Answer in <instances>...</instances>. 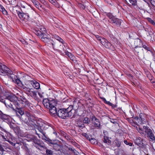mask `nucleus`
Masks as SVG:
<instances>
[{
    "instance_id": "nucleus-31",
    "label": "nucleus",
    "mask_w": 155,
    "mask_h": 155,
    "mask_svg": "<svg viewBox=\"0 0 155 155\" xmlns=\"http://www.w3.org/2000/svg\"><path fill=\"white\" fill-rule=\"evenodd\" d=\"M32 2L37 8H38L39 10H41L39 7V5H40V4L38 2L35 0H32Z\"/></svg>"
},
{
    "instance_id": "nucleus-55",
    "label": "nucleus",
    "mask_w": 155,
    "mask_h": 155,
    "mask_svg": "<svg viewBox=\"0 0 155 155\" xmlns=\"http://www.w3.org/2000/svg\"><path fill=\"white\" fill-rule=\"evenodd\" d=\"M101 98L102 100V101L106 104H107V102H109V101H107L106 99L103 97H101Z\"/></svg>"
},
{
    "instance_id": "nucleus-38",
    "label": "nucleus",
    "mask_w": 155,
    "mask_h": 155,
    "mask_svg": "<svg viewBox=\"0 0 155 155\" xmlns=\"http://www.w3.org/2000/svg\"><path fill=\"white\" fill-rule=\"evenodd\" d=\"M40 143V142L39 141V140H38L34 144V146L38 150L39 147V146Z\"/></svg>"
},
{
    "instance_id": "nucleus-58",
    "label": "nucleus",
    "mask_w": 155,
    "mask_h": 155,
    "mask_svg": "<svg viewBox=\"0 0 155 155\" xmlns=\"http://www.w3.org/2000/svg\"><path fill=\"white\" fill-rule=\"evenodd\" d=\"M116 144L117 147H118L120 146V142L117 141V142H116Z\"/></svg>"
},
{
    "instance_id": "nucleus-28",
    "label": "nucleus",
    "mask_w": 155,
    "mask_h": 155,
    "mask_svg": "<svg viewBox=\"0 0 155 155\" xmlns=\"http://www.w3.org/2000/svg\"><path fill=\"white\" fill-rule=\"evenodd\" d=\"M103 141L104 143H107L108 145L110 144L111 143V141L109 139V137L105 136L104 137Z\"/></svg>"
},
{
    "instance_id": "nucleus-23",
    "label": "nucleus",
    "mask_w": 155,
    "mask_h": 155,
    "mask_svg": "<svg viewBox=\"0 0 155 155\" xmlns=\"http://www.w3.org/2000/svg\"><path fill=\"white\" fill-rule=\"evenodd\" d=\"M20 145L22 146L21 148L25 150L27 152H28L29 151V150L26 144L20 141Z\"/></svg>"
},
{
    "instance_id": "nucleus-37",
    "label": "nucleus",
    "mask_w": 155,
    "mask_h": 155,
    "mask_svg": "<svg viewBox=\"0 0 155 155\" xmlns=\"http://www.w3.org/2000/svg\"><path fill=\"white\" fill-rule=\"evenodd\" d=\"M64 48H65V46L64 45H60L59 47V50L60 51H64L65 52L66 51V50L64 49Z\"/></svg>"
},
{
    "instance_id": "nucleus-41",
    "label": "nucleus",
    "mask_w": 155,
    "mask_h": 155,
    "mask_svg": "<svg viewBox=\"0 0 155 155\" xmlns=\"http://www.w3.org/2000/svg\"><path fill=\"white\" fill-rule=\"evenodd\" d=\"M66 54L71 59L74 57V56L68 52L66 51L65 52Z\"/></svg>"
},
{
    "instance_id": "nucleus-45",
    "label": "nucleus",
    "mask_w": 155,
    "mask_h": 155,
    "mask_svg": "<svg viewBox=\"0 0 155 155\" xmlns=\"http://www.w3.org/2000/svg\"><path fill=\"white\" fill-rule=\"evenodd\" d=\"M124 143L127 145H129L130 146H131L132 145L133 143L131 142H128L127 140H124Z\"/></svg>"
},
{
    "instance_id": "nucleus-8",
    "label": "nucleus",
    "mask_w": 155,
    "mask_h": 155,
    "mask_svg": "<svg viewBox=\"0 0 155 155\" xmlns=\"http://www.w3.org/2000/svg\"><path fill=\"white\" fill-rule=\"evenodd\" d=\"M43 104L45 107L49 109L56 105V103L54 100H50L47 98L43 100Z\"/></svg>"
},
{
    "instance_id": "nucleus-29",
    "label": "nucleus",
    "mask_w": 155,
    "mask_h": 155,
    "mask_svg": "<svg viewBox=\"0 0 155 155\" xmlns=\"http://www.w3.org/2000/svg\"><path fill=\"white\" fill-rule=\"evenodd\" d=\"M29 138H30V140L33 141L34 143L39 140L34 135L31 136Z\"/></svg>"
},
{
    "instance_id": "nucleus-15",
    "label": "nucleus",
    "mask_w": 155,
    "mask_h": 155,
    "mask_svg": "<svg viewBox=\"0 0 155 155\" xmlns=\"http://www.w3.org/2000/svg\"><path fill=\"white\" fill-rule=\"evenodd\" d=\"M8 149L10 150V146L6 142H4L2 144H0V150L2 152L6 151Z\"/></svg>"
},
{
    "instance_id": "nucleus-44",
    "label": "nucleus",
    "mask_w": 155,
    "mask_h": 155,
    "mask_svg": "<svg viewBox=\"0 0 155 155\" xmlns=\"http://www.w3.org/2000/svg\"><path fill=\"white\" fill-rule=\"evenodd\" d=\"M55 38L57 40H58L60 42L62 43V44H63V40L60 37H59L58 36H55Z\"/></svg>"
},
{
    "instance_id": "nucleus-3",
    "label": "nucleus",
    "mask_w": 155,
    "mask_h": 155,
    "mask_svg": "<svg viewBox=\"0 0 155 155\" xmlns=\"http://www.w3.org/2000/svg\"><path fill=\"white\" fill-rule=\"evenodd\" d=\"M46 125L45 124H42V126H41L40 125H37L35 129L38 130L42 134H38L36 130L35 131V134L38 136L39 138H42L43 140L48 141L49 143L51 144H56L54 143L53 141L46 137L45 135L46 133L44 132L43 130L42 129V128L45 127V126H44V125Z\"/></svg>"
},
{
    "instance_id": "nucleus-43",
    "label": "nucleus",
    "mask_w": 155,
    "mask_h": 155,
    "mask_svg": "<svg viewBox=\"0 0 155 155\" xmlns=\"http://www.w3.org/2000/svg\"><path fill=\"white\" fill-rule=\"evenodd\" d=\"M80 122H78L77 123L78 126L82 128H83V127H84V124L82 122H81V123H80Z\"/></svg>"
},
{
    "instance_id": "nucleus-34",
    "label": "nucleus",
    "mask_w": 155,
    "mask_h": 155,
    "mask_svg": "<svg viewBox=\"0 0 155 155\" xmlns=\"http://www.w3.org/2000/svg\"><path fill=\"white\" fill-rule=\"evenodd\" d=\"M39 147L38 150L40 151H43L44 150L46 147L45 146L44 144L40 143Z\"/></svg>"
},
{
    "instance_id": "nucleus-30",
    "label": "nucleus",
    "mask_w": 155,
    "mask_h": 155,
    "mask_svg": "<svg viewBox=\"0 0 155 155\" xmlns=\"http://www.w3.org/2000/svg\"><path fill=\"white\" fill-rule=\"evenodd\" d=\"M0 101L2 103H4L6 106L7 107L8 106L9 107H11L12 106V104L11 103H10L9 104H7L4 99L2 98V97L0 96Z\"/></svg>"
},
{
    "instance_id": "nucleus-4",
    "label": "nucleus",
    "mask_w": 155,
    "mask_h": 155,
    "mask_svg": "<svg viewBox=\"0 0 155 155\" xmlns=\"http://www.w3.org/2000/svg\"><path fill=\"white\" fill-rule=\"evenodd\" d=\"M6 99L7 102L9 101L12 102H14L15 106V107H12V109L15 112L17 116L19 117L18 113H19V106L17 100H18V97L15 95H10L6 97Z\"/></svg>"
},
{
    "instance_id": "nucleus-56",
    "label": "nucleus",
    "mask_w": 155,
    "mask_h": 155,
    "mask_svg": "<svg viewBox=\"0 0 155 155\" xmlns=\"http://www.w3.org/2000/svg\"><path fill=\"white\" fill-rule=\"evenodd\" d=\"M73 152L74 154L76 155H78V152L75 150L74 149V150H73Z\"/></svg>"
},
{
    "instance_id": "nucleus-51",
    "label": "nucleus",
    "mask_w": 155,
    "mask_h": 155,
    "mask_svg": "<svg viewBox=\"0 0 155 155\" xmlns=\"http://www.w3.org/2000/svg\"><path fill=\"white\" fill-rule=\"evenodd\" d=\"M19 145V143H15L14 144V146L15 148H17L18 149V148H19L18 147Z\"/></svg>"
},
{
    "instance_id": "nucleus-27",
    "label": "nucleus",
    "mask_w": 155,
    "mask_h": 155,
    "mask_svg": "<svg viewBox=\"0 0 155 155\" xmlns=\"http://www.w3.org/2000/svg\"><path fill=\"white\" fill-rule=\"evenodd\" d=\"M7 4L14 5L16 3L15 0H3Z\"/></svg>"
},
{
    "instance_id": "nucleus-32",
    "label": "nucleus",
    "mask_w": 155,
    "mask_h": 155,
    "mask_svg": "<svg viewBox=\"0 0 155 155\" xmlns=\"http://www.w3.org/2000/svg\"><path fill=\"white\" fill-rule=\"evenodd\" d=\"M82 135L85 137L86 139L89 140L92 137L91 135H88L86 133H83L82 134Z\"/></svg>"
},
{
    "instance_id": "nucleus-62",
    "label": "nucleus",
    "mask_w": 155,
    "mask_h": 155,
    "mask_svg": "<svg viewBox=\"0 0 155 155\" xmlns=\"http://www.w3.org/2000/svg\"><path fill=\"white\" fill-rule=\"evenodd\" d=\"M150 20H149V21L152 24H155V23L154 22V21L152 20H151V19H150Z\"/></svg>"
},
{
    "instance_id": "nucleus-42",
    "label": "nucleus",
    "mask_w": 155,
    "mask_h": 155,
    "mask_svg": "<svg viewBox=\"0 0 155 155\" xmlns=\"http://www.w3.org/2000/svg\"><path fill=\"white\" fill-rule=\"evenodd\" d=\"M110 122L114 124H117V120L116 119H111L109 118Z\"/></svg>"
},
{
    "instance_id": "nucleus-1",
    "label": "nucleus",
    "mask_w": 155,
    "mask_h": 155,
    "mask_svg": "<svg viewBox=\"0 0 155 155\" xmlns=\"http://www.w3.org/2000/svg\"><path fill=\"white\" fill-rule=\"evenodd\" d=\"M0 73L4 75H11L10 77L12 79V81L19 86V79L16 76H14L13 74L12 71L5 65L2 64L0 63Z\"/></svg>"
},
{
    "instance_id": "nucleus-16",
    "label": "nucleus",
    "mask_w": 155,
    "mask_h": 155,
    "mask_svg": "<svg viewBox=\"0 0 155 155\" xmlns=\"http://www.w3.org/2000/svg\"><path fill=\"white\" fill-rule=\"evenodd\" d=\"M26 124L29 126V129L31 130L35 129L37 126L35 123L32 120H29V122L28 121L26 123Z\"/></svg>"
},
{
    "instance_id": "nucleus-54",
    "label": "nucleus",
    "mask_w": 155,
    "mask_h": 155,
    "mask_svg": "<svg viewBox=\"0 0 155 155\" xmlns=\"http://www.w3.org/2000/svg\"><path fill=\"white\" fill-rule=\"evenodd\" d=\"M20 41H21L23 44H24L25 45H27V42L24 39L22 40H20Z\"/></svg>"
},
{
    "instance_id": "nucleus-17",
    "label": "nucleus",
    "mask_w": 155,
    "mask_h": 155,
    "mask_svg": "<svg viewBox=\"0 0 155 155\" xmlns=\"http://www.w3.org/2000/svg\"><path fill=\"white\" fill-rule=\"evenodd\" d=\"M20 4H21V7L22 8L21 9L22 12L24 14L26 13L27 10L26 8V7L27 6L26 3L24 2L21 1V2H20Z\"/></svg>"
},
{
    "instance_id": "nucleus-63",
    "label": "nucleus",
    "mask_w": 155,
    "mask_h": 155,
    "mask_svg": "<svg viewBox=\"0 0 155 155\" xmlns=\"http://www.w3.org/2000/svg\"><path fill=\"white\" fill-rule=\"evenodd\" d=\"M52 4H54V1H55V0H48Z\"/></svg>"
},
{
    "instance_id": "nucleus-60",
    "label": "nucleus",
    "mask_w": 155,
    "mask_h": 155,
    "mask_svg": "<svg viewBox=\"0 0 155 155\" xmlns=\"http://www.w3.org/2000/svg\"><path fill=\"white\" fill-rule=\"evenodd\" d=\"M41 3L43 4H45L46 3V2L45 0H39Z\"/></svg>"
},
{
    "instance_id": "nucleus-5",
    "label": "nucleus",
    "mask_w": 155,
    "mask_h": 155,
    "mask_svg": "<svg viewBox=\"0 0 155 155\" xmlns=\"http://www.w3.org/2000/svg\"><path fill=\"white\" fill-rule=\"evenodd\" d=\"M20 90L25 92L28 95L35 98L37 94L35 91H33L32 88H29L24 86L20 80Z\"/></svg>"
},
{
    "instance_id": "nucleus-26",
    "label": "nucleus",
    "mask_w": 155,
    "mask_h": 155,
    "mask_svg": "<svg viewBox=\"0 0 155 155\" xmlns=\"http://www.w3.org/2000/svg\"><path fill=\"white\" fill-rule=\"evenodd\" d=\"M45 150L46 155H53V152L52 150L48 149L46 147H45L44 150Z\"/></svg>"
},
{
    "instance_id": "nucleus-52",
    "label": "nucleus",
    "mask_w": 155,
    "mask_h": 155,
    "mask_svg": "<svg viewBox=\"0 0 155 155\" xmlns=\"http://www.w3.org/2000/svg\"><path fill=\"white\" fill-rule=\"evenodd\" d=\"M26 13H25L24 14L22 12H20V15L21 17L23 18H25V17L26 16V15L25 14Z\"/></svg>"
},
{
    "instance_id": "nucleus-2",
    "label": "nucleus",
    "mask_w": 155,
    "mask_h": 155,
    "mask_svg": "<svg viewBox=\"0 0 155 155\" xmlns=\"http://www.w3.org/2000/svg\"><path fill=\"white\" fill-rule=\"evenodd\" d=\"M73 106L70 105L67 108L60 109L58 110V115L61 118L64 119L68 117H70L73 115Z\"/></svg>"
},
{
    "instance_id": "nucleus-20",
    "label": "nucleus",
    "mask_w": 155,
    "mask_h": 155,
    "mask_svg": "<svg viewBox=\"0 0 155 155\" xmlns=\"http://www.w3.org/2000/svg\"><path fill=\"white\" fill-rule=\"evenodd\" d=\"M8 118V116L6 114H4L0 110V119L3 120H6Z\"/></svg>"
},
{
    "instance_id": "nucleus-64",
    "label": "nucleus",
    "mask_w": 155,
    "mask_h": 155,
    "mask_svg": "<svg viewBox=\"0 0 155 155\" xmlns=\"http://www.w3.org/2000/svg\"><path fill=\"white\" fill-rule=\"evenodd\" d=\"M134 119L137 120H140V119L138 117H134Z\"/></svg>"
},
{
    "instance_id": "nucleus-10",
    "label": "nucleus",
    "mask_w": 155,
    "mask_h": 155,
    "mask_svg": "<svg viewBox=\"0 0 155 155\" xmlns=\"http://www.w3.org/2000/svg\"><path fill=\"white\" fill-rule=\"evenodd\" d=\"M101 44L106 48L111 49L112 50H114V48L112 44L108 41L107 39L104 38L102 40Z\"/></svg>"
},
{
    "instance_id": "nucleus-13",
    "label": "nucleus",
    "mask_w": 155,
    "mask_h": 155,
    "mask_svg": "<svg viewBox=\"0 0 155 155\" xmlns=\"http://www.w3.org/2000/svg\"><path fill=\"white\" fill-rule=\"evenodd\" d=\"M92 121L94 126L96 127H100V123L99 120L97 119L94 116H93L92 117Z\"/></svg>"
},
{
    "instance_id": "nucleus-39",
    "label": "nucleus",
    "mask_w": 155,
    "mask_h": 155,
    "mask_svg": "<svg viewBox=\"0 0 155 155\" xmlns=\"http://www.w3.org/2000/svg\"><path fill=\"white\" fill-rule=\"evenodd\" d=\"M129 1L132 5H137V0H129Z\"/></svg>"
},
{
    "instance_id": "nucleus-24",
    "label": "nucleus",
    "mask_w": 155,
    "mask_h": 155,
    "mask_svg": "<svg viewBox=\"0 0 155 155\" xmlns=\"http://www.w3.org/2000/svg\"><path fill=\"white\" fill-rule=\"evenodd\" d=\"M143 49H141V47L140 46H137L134 49V51L135 52L138 54L141 52Z\"/></svg>"
},
{
    "instance_id": "nucleus-47",
    "label": "nucleus",
    "mask_w": 155,
    "mask_h": 155,
    "mask_svg": "<svg viewBox=\"0 0 155 155\" xmlns=\"http://www.w3.org/2000/svg\"><path fill=\"white\" fill-rule=\"evenodd\" d=\"M143 128L144 130H145V131L146 133H147L148 131H149L148 130H150V129L148 128V127L146 126H143Z\"/></svg>"
},
{
    "instance_id": "nucleus-12",
    "label": "nucleus",
    "mask_w": 155,
    "mask_h": 155,
    "mask_svg": "<svg viewBox=\"0 0 155 155\" xmlns=\"http://www.w3.org/2000/svg\"><path fill=\"white\" fill-rule=\"evenodd\" d=\"M40 38H41V40L45 43L48 42L51 39L50 36L47 33H43V35L39 36Z\"/></svg>"
},
{
    "instance_id": "nucleus-19",
    "label": "nucleus",
    "mask_w": 155,
    "mask_h": 155,
    "mask_svg": "<svg viewBox=\"0 0 155 155\" xmlns=\"http://www.w3.org/2000/svg\"><path fill=\"white\" fill-rule=\"evenodd\" d=\"M149 131L146 133L149 136L150 139L152 140H155V137L154 134L153 133L152 130H148Z\"/></svg>"
},
{
    "instance_id": "nucleus-21",
    "label": "nucleus",
    "mask_w": 155,
    "mask_h": 155,
    "mask_svg": "<svg viewBox=\"0 0 155 155\" xmlns=\"http://www.w3.org/2000/svg\"><path fill=\"white\" fill-rule=\"evenodd\" d=\"M31 84L34 88L37 89H38L40 88V86L39 83L36 81H31Z\"/></svg>"
},
{
    "instance_id": "nucleus-50",
    "label": "nucleus",
    "mask_w": 155,
    "mask_h": 155,
    "mask_svg": "<svg viewBox=\"0 0 155 155\" xmlns=\"http://www.w3.org/2000/svg\"><path fill=\"white\" fill-rule=\"evenodd\" d=\"M61 135L64 137H67V134L65 133V132L62 131L61 132Z\"/></svg>"
},
{
    "instance_id": "nucleus-33",
    "label": "nucleus",
    "mask_w": 155,
    "mask_h": 155,
    "mask_svg": "<svg viewBox=\"0 0 155 155\" xmlns=\"http://www.w3.org/2000/svg\"><path fill=\"white\" fill-rule=\"evenodd\" d=\"M0 11L2 12L3 14L5 15H7V12L5 10L3 7L0 5Z\"/></svg>"
},
{
    "instance_id": "nucleus-49",
    "label": "nucleus",
    "mask_w": 155,
    "mask_h": 155,
    "mask_svg": "<svg viewBox=\"0 0 155 155\" xmlns=\"http://www.w3.org/2000/svg\"><path fill=\"white\" fill-rule=\"evenodd\" d=\"M2 136V138L3 139V140H5V141H8V138L6 136H5L4 135H1Z\"/></svg>"
},
{
    "instance_id": "nucleus-40",
    "label": "nucleus",
    "mask_w": 155,
    "mask_h": 155,
    "mask_svg": "<svg viewBox=\"0 0 155 155\" xmlns=\"http://www.w3.org/2000/svg\"><path fill=\"white\" fill-rule=\"evenodd\" d=\"M95 37L97 40L99 41L101 43V41H102V40L104 39V38H103L98 35H96Z\"/></svg>"
},
{
    "instance_id": "nucleus-61",
    "label": "nucleus",
    "mask_w": 155,
    "mask_h": 155,
    "mask_svg": "<svg viewBox=\"0 0 155 155\" xmlns=\"http://www.w3.org/2000/svg\"><path fill=\"white\" fill-rule=\"evenodd\" d=\"M53 4L54 5H55L57 7L58 6V3L56 1V0H55V1H54V4Z\"/></svg>"
},
{
    "instance_id": "nucleus-35",
    "label": "nucleus",
    "mask_w": 155,
    "mask_h": 155,
    "mask_svg": "<svg viewBox=\"0 0 155 155\" xmlns=\"http://www.w3.org/2000/svg\"><path fill=\"white\" fill-rule=\"evenodd\" d=\"M92 144H97V140L95 138L91 137L89 140Z\"/></svg>"
},
{
    "instance_id": "nucleus-22",
    "label": "nucleus",
    "mask_w": 155,
    "mask_h": 155,
    "mask_svg": "<svg viewBox=\"0 0 155 155\" xmlns=\"http://www.w3.org/2000/svg\"><path fill=\"white\" fill-rule=\"evenodd\" d=\"M13 11L15 13L17 14L19 16V8L18 5L13 7Z\"/></svg>"
},
{
    "instance_id": "nucleus-11",
    "label": "nucleus",
    "mask_w": 155,
    "mask_h": 155,
    "mask_svg": "<svg viewBox=\"0 0 155 155\" xmlns=\"http://www.w3.org/2000/svg\"><path fill=\"white\" fill-rule=\"evenodd\" d=\"M28 101L25 98L20 96V106H21L20 109L21 108L24 109V108L28 105Z\"/></svg>"
},
{
    "instance_id": "nucleus-46",
    "label": "nucleus",
    "mask_w": 155,
    "mask_h": 155,
    "mask_svg": "<svg viewBox=\"0 0 155 155\" xmlns=\"http://www.w3.org/2000/svg\"><path fill=\"white\" fill-rule=\"evenodd\" d=\"M107 104L109 105L112 106L113 108H115L116 107V106L115 105H114L112 103L109 102H107Z\"/></svg>"
},
{
    "instance_id": "nucleus-59",
    "label": "nucleus",
    "mask_w": 155,
    "mask_h": 155,
    "mask_svg": "<svg viewBox=\"0 0 155 155\" xmlns=\"http://www.w3.org/2000/svg\"><path fill=\"white\" fill-rule=\"evenodd\" d=\"M138 131H139V132L140 133V134H143V131L140 128H139V129L138 130Z\"/></svg>"
},
{
    "instance_id": "nucleus-57",
    "label": "nucleus",
    "mask_w": 155,
    "mask_h": 155,
    "mask_svg": "<svg viewBox=\"0 0 155 155\" xmlns=\"http://www.w3.org/2000/svg\"><path fill=\"white\" fill-rule=\"evenodd\" d=\"M71 101V100L70 99H66L65 100H64V99H63L62 101H63V102H70Z\"/></svg>"
},
{
    "instance_id": "nucleus-36",
    "label": "nucleus",
    "mask_w": 155,
    "mask_h": 155,
    "mask_svg": "<svg viewBox=\"0 0 155 155\" xmlns=\"http://www.w3.org/2000/svg\"><path fill=\"white\" fill-rule=\"evenodd\" d=\"M90 122V120L89 118L86 117L83 120V123L84 124H89Z\"/></svg>"
},
{
    "instance_id": "nucleus-9",
    "label": "nucleus",
    "mask_w": 155,
    "mask_h": 155,
    "mask_svg": "<svg viewBox=\"0 0 155 155\" xmlns=\"http://www.w3.org/2000/svg\"><path fill=\"white\" fill-rule=\"evenodd\" d=\"M135 143L144 150L147 148V143L143 142V139L140 137H137L136 138L135 140Z\"/></svg>"
},
{
    "instance_id": "nucleus-18",
    "label": "nucleus",
    "mask_w": 155,
    "mask_h": 155,
    "mask_svg": "<svg viewBox=\"0 0 155 155\" xmlns=\"http://www.w3.org/2000/svg\"><path fill=\"white\" fill-rule=\"evenodd\" d=\"M58 110L55 107V106H54L51 108H49V111L50 114L52 115L55 116L56 115H58Z\"/></svg>"
},
{
    "instance_id": "nucleus-7",
    "label": "nucleus",
    "mask_w": 155,
    "mask_h": 155,
    "mask_svg": "<svg viewBox=\"0 0 155 155\" xmlns=\"http://www.w3.org/2000/svg\"><path fill=\"white\" fill-rule=\"evenodd\" d=\"M25 110L21 108L20 109V119L23 121L25 123L27 122L28 120L31 118V114L28 112L25 111V113H24Z\"/></svg>"
},
{
    "instance_id": "nucleus-53",
    "label": "nucleus",
    "mask_w": 155,
    "mask_h": 155,
    "mask_svg": "<svg viewBox=\"0 0 155 155\" xmlns=\"http://www.w3.org/2000/svg\"><path fill=\"white\" fill-rule=\"evenodd\" d=\"M127 121H128L131 124H133L134 123V121L132 119L130 118H127Z\"/></svg>"
},
{
    "instance_id": "nucleus-48",
    "label": "nucleus",
    "mask_w": 155,
    "mask_h": 155,
    "mask_svg": "<svg viewBox=\"0 0 155 155\" xmlns=\"http://www.w3.org/2000/svg\"><path fill=\"white\" fill-rule=\"evenodd\" d=\"M142 47L146 50L148 51H150V48L147 46L145 45H143Z\"/></svg>"
},
{
    "instance_id": "nucleus-6",
    "label": "nucleus",
    "mask_w": 155,
    "mask_h": 155,
    "mask_svg": "<svg viewBox=\"0 0 155 155\" xmlns=\"http://www.w3.org/2000/svg\"><path fill=\"white\" fill-rule=\"evenodd\" d=\"M106 13L107 16L109 19L108 21L110 23L114 24L115 25L117 26L120 25L121 22V20L113 16L112 14L110 12Z\"/></svg>"
},
{
    "instance_id": "nucleus-25",
    "label": "nucleus",
    "mask_w": 155,
    "mask_h": 155,
    "mask_svg": "<svg viewBox=\"0 0 155 155\" xmlns=\"http://www.w3.org/2000/svg\"><path fill=\"white\" fill-rule=\"evenodd\" d=\"M46 43L48 46L50 47H52L53 49H54V42L52 40L50 39L48 42H46Z\"/></svg>"
},
{
    "instance_id": "nucleus-14",
    "label": "nucleus",
    "mask_w": 155,
    "mask_h": 155,
    "mask_svg": "<svg viewBox=\"0 0 155 155\" xmlns=\"http://www.w3.org/2000/svg\"><path fill=\"white\" fill-rule=\"evenodd\" d=\"M35 33L38 36H39L43 35V33H47L46 31V29L45 28H40V30L35 29Z\"/></svg>"
}]
</instances>
